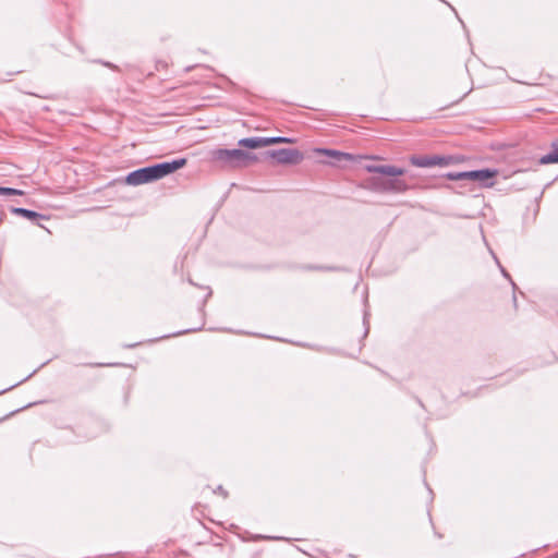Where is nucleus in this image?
Here are the masks:
<instances>
[{
    "label": "nucleus",
    "instance_id": "obj_8",
    "mask_svg": "<svg viewBox=\"0 0 558 558\" xmlns=\"http://www.w3.org/2000/svg\"><path fill=\"white\" fill-rule=\"evenodd\" d=\"M496 174V170H490L488 168L485 169H476L470 171V180L471 181H480L483 182L484 185H492V183H487L489 179H492Z\"/></svg>",
    "mask_w": 558,
    "mask_h": 558
},
{
    "label": "nucleus",
    "instance_id": "obj_9",
    "mask_svg": "<svg viewBox=\"0 0 558 558\" xmlns=\"http://www.w3.org/2000/svg\"><path fill=\"white\" fill-rule=\"evenodd\" d=\"M11 213L16 215V216H21L25 219H28V220H32V221H36L38 219H45L46 217L37 211H34V210H31V209H27V208H23V207H12L11 208Z\"/></svg>",
    "mask_w": 558,
    "mask_h": 558
},
{
    "label": "nucleus",
    "instance_id": "obj_12",
    "mask_svg": "<svg viewBox=\"0 0 558 558\" xmlns=\"http://www.w3.org/2000/svg\"><path fill=\"white\" fill-rule=\"evenodd\" d=\"M444 178L450 180V181H462V180H470V171H451L444 174Z\"/></svg>",
    "mask_w": 558,
    "mask_h": 558
},
{
    "label": "nucleus",
    "instance_id": "obj_16",
    "mask_svg": "<svg viewBox=\"0 0 558 558\" xmlns=\"http://www.w3.org/2000/svg\"><path fill=\"white\" fill-rule=\"evenodd\" d=\"M494 258H495V260H496L497 265L499 266V268H500V271H501L502 276H504V277H506V278H508V279L511 281L512 287H513V288H515V284H514V282L511 280L510 275H509V274L507 272V270H506V269L500 265V263H499L498 258H497L495 255H494Z\"/></svg>",
    "mask_w": 558,
    "mask_h": 558
},
{
    "label": "nucleus",
    "instance_id": "obj_10",
    "mask_svg": "<svg viewBox=\"0 0 558 558\" xmlns=\"http://www.w3.org/2000/svg\"><path fill=\"white\" fill-rule=\"evenodd\" d=\"M550 147L551 150L541 157V165L558 163V138L551 142Z\"/></svg>",
    "mask_w": 558,
    "mask_h": 558
},
{
    "label": "nucleus",
    "instance_id": "obj_5",
    "mask_svg": "<svg viewBox=\"0 0 558 558\" xmlns=\"http://www.w3.org/2000/svg\"><path fill=\"white\" fill-rule=\"evenodd\" d=\"M154 181L156 178L151 165L131 171L125 177V183L134 186Z\"/></svg>",
    "mask_w": 558,
    "mask_h": 558
},
{
    "label": "nucleus",
    "instance_id": "obj_13",
    "mask_svg": "<svg viewBox=\"0 0 558 558\" xmlns=\"http://www.w3.org/2000/svg\"><path fill=\"white\" fill-rule=\"evenodd\" d=\"M23 194H24V192L22 190L7 187V186H0V195L11 196V195H23Z\"/></svg>",
    "mask_w": 558,
    "mask_h": 558
},
{
    "label": "nucleus",
    "instance_id": "obj_3",
    "mask_svg": "<svg viewBox=\"0 0 558 558\" xmlns=\"http://www.w3.org/2000/svg\"><path fill=\"white\" fill-rule=\"evenodd\" d=\"M265 158H271L278 165H298L304 159V155L296 148H280L266 151Z\"/></svg>",
    "mask_w": 558,
    "mask_h": 558
},
{
    "label": "nucleus",
    "instance_id": "obj_17",
    "mask_svg": "<svg viewBox=\"0 0 558 558\" xmlns=\"http://www.w3.org/2000/svg\"><path fill=\"white\" fill-rule=\"evenodd\" d=\"M215 492L221 494L223 498L228 497V492L221 485H219Z\"/></svg>",
    "mask_w": 558,
    "mask_h": 558
},
{
    "label": "nucleus",
    "instance_id": "obj_20",
    "mask_svg": "<svg viewBox=\"0 0 558 558\" xmlns=\"http://www.w3.org/2000/svg\"><path fill=\"white\" fill-rule=\"evenodd\" d=\"M308 269H314V270H317V269H322L320 267H307Z\"/></svg>",
    "mask_w": 558,
    "mask_h": 558
},
{
    "label": "nucleus",
    "instance_id": "obj_19",
    "mask_svg": "<svg viewBox=\"0 0 558 558\" xmlns=\"http://www.w3.org/2000/svg\"><path fill=\"white\" fill-rule=\"evenodd\" d=\"M257 538H263V539H279V537H269V536H263V535H258Z\"/></svg>",
    "mask_w": 558,
    "mask_h": 558
},
{
    "label": "nucleus",
    "instance_id": "obj_14",
    "mask_svg": "<svg viewBox=\"0 0 558 558\" xmlns=\"http://www.w3.org/2000/svg\"><path fill=\"white\" fill-rule=\"evenodd\" d=\"M269 145L271 144H278V143H293L294 140L290 137L284 136H274V137H267Z\"/></svg>",
    "mask_w": 558,
    "mask_h": 558
},
{
    "label": "nucleus",
    "instance_id": "obj_4",
    "mask_svg": "<svg viewBox=\"0 0 558 558\" xmlns=\"http://www.w3.org/2000/svg\"><path fill=\"white\" fill-rule=\"evenodd\" d=\"M452 158L450 156H438V155H412L409 157V162L417 168H429V167H447L451 163Z\"/></svg>",
    "mask_w": 558,
    "mask_h": 558
},
{
    "label": "nucleus",
    "instance_id": "obj_6",
    "mask_svg": "<svg viewBox=\"0 0 558 558\" xmlns=\"http://www.w3.org/2000/svg\"><path fill=\"white\" fill-rule=\"evenodd\" d=\"M186 158H178L151 165L156 181L183 168L186 165Z\"/></svg>",
    "mask_w": 558,
    "mask_h": 558
},
{
    "label": "nucleus",
    "instance_id": "obj_1",
    "mask_svg": "<svg viewBox=\"0 0 558 558\" xmlns=\"http://www.w3.org/2000/svg\"><path fill=\"white\" fill-rule=\"evenodd\" d=\"M366 170L371 173H379L391 177L389 179H377L374 182L375 190L381 193H404L410 186L403 179H399L405 173V169L391 165H369Z\"/></svg>",
    "mask_w": 558,
    "mask_h": 558
},
{
    "label": "nucleus",
    "instance_id": "obj_2",
    "mask_svg": "<svg viewBox=\"0 0 558 558\" xmlns=\"http://www.w3.org/2000/svg\"><path fill=\"white\" fill-rule=\"evenodd\" d=\"M210 157L211 160L220 162L223 167L232 169L247 166L258 160V157L255 154L240 148H216L210 151Z\"/></svg>",
    "mask_w": 558,
    "mask_h": 558
},
{
    "label": "nucleus",
    "instance_id": "obj_18",
    "mask_svg": "<svg viewBox=\"0 0 558 558\" xmlns=\"http://www.w3.org/2000/svg\"><path fill=\"white\" fill-rule=\"evenodd\" d=\"M366 318H367V314L365 313L364 317H363V324L366 326L365 327V335H367V332H368V325H367Z\"/></svg>",
    "mask_w": 558,
    "mask_h": 558
},
{
    "label": "nucleus",
    "instance_id": "obj_11",
    "mask_svg": "<svg viewBox=\"0 0 558 558\" xmlns=\"http://www.w3.org/2000/svg\"><path fill=\"white\" fill-rule=\"evenodd\" d=\"M320 151L326 156L332 157L335 159L333 163L341 162L342 160L351 161L354 159L351 154L342 153L336 149L324 148L320 149Z\"/></svg>",
    "mask_w": 558,
    "mask_h": 558
},
{
    "label": "nucleus",
    "instance_id": "obj_7",
    "mask_svg": "<svg viewBox=\"0 0 558 558\" xmlns=\"http://www.w3.org/2000/svg\"><path fill=\"white\" fill-rule=\"evenodd\" d=\"M238 145L248 148V149H255V148L268 146L269 142H268L267 137H264V136H252V137L241 138L238 142Z\"/></svg>",
    "mask_w": 558,
    "mask_h": 558
},
{
    "label": "nucleus",
    "instance_id": "obj_21",
    "mask_svg": "<svg viewBox=\"0 0 558 558\" xmlns=\"http://www.w3.org/2000/svg\"><path fill=\"white\" fill-rule=\"evenodd\" d=\"M134 347H135V344H129V345H126V348H134Z\"/></svg>",
    "mask_w": 558,
    "mask_h": 558
},
{
    "label": "nucleus",
    "instance_id": "obj_15",
    "mask_svg": "<svg viewBox=\"0 0 558 558\" xmlns=\"http://www.w3.org/2000/svg\"><path fill=\"white\" fill-rule=\"evenodd\" d=\"M95 62L100 63V64H102L104 66H106V68H108V69H110V70H112V71H119V66H118V65H116L114 63L109 62V61H105V60H96Z\"/></svg>",
    "mask_w": 558,
    "mask_h": 558
}]
</instances>
